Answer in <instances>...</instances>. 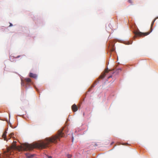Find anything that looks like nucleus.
<instances>
[{
  "instance_id": "obj_9",
  "label": "nucleus",
  "mask_w": 158,
  "mask_h": 158,
  "mask_svg": "<svg viewBox=\"0 0 158 158\" xmlns=\"http://www.w3.org/2000/svg\"><path fill=\"white\" fill-rule=\"evenodd\" d=\"M67 156L68 158H71L72 156V155L70 154H67Z\"/></svg>"
},
{
  "instance_id": "obj_21",
  "label": "nucleus",
  "mask_w": 158,
  "mask_h": 158,
  "mask_svg": "<svg viewBox=\"0 0 158 158\" xmlns=\"http://www.w3.org/2000/svg\"><path fill=\"white\" fill-rule=\"evenodd\" d=\"M90 89H89V90L90 91Z\"/></svg>"
},
{
  "instance_id": "obj_8",
  "label": "nucleus",
  "mask_w": 158,
  "mask_h": 158,
  "mask_svg": "<svg viewBox=\"0 0 158 158\" xmlns=\"http://www.w3.org/2000/svg\"><path fill=\"white\" fill-rule=\"evenodd\" d=\"M156 20V19H155L151 23V29L152 28V27L154 24V22Z\"/></svg>"
},
{
  "instance_id": "obj_5",
  "label": "nucleus",
  "mask_w": 158,
  "mask_h": 158,
  "mask_svg": "<svg viewBox=\"0 0 158 158\" xmlns=\"http://www.w3.org/2000/svg\"><path fill=\"white\" fill-rule=\"evenodd\" d=\"M29 77H32L34 78H36L37 77V75L36 74H34L32 73H29Z\"/></svg>"
},
{
  "instance_id": "obj_10",
  "label": "nucleus",
  "mask_w": 158,
  "mask_h": 158,
  "mask_svg": "<svg viewBox=\"0 0 158 158\" xmlns=\"http://www.w3.org/2000/svg\"><path fill=\"white\" fill-rule=\"evenodd\" d=\"M28 154H26V156L28 158H32L33 157V156L32 155H31L30 156H28Z\"/></svg>"
},
{
  "instance_id": "obj_6",
  "label": "nucleus",
  "mask_w": 158,
  "mask_h": 158,
  "mask_svg": "<svg viewBox=\"0 0 158 158\" xmlns=\"http://www.w3.org/2000/svg\"><path fill=\"white\" fill-rule=\"evenodd\" d=\"M6 131L3 132L2 135V137L3 138L4 140H6Z\"/></svg>"
},
{
  "instance_id": "obj_11",
  "label": "nucleus",
  "mask_w": 158,
  "mask_h": 158,
  "mask_svg": "<svg viewBox=\"0 0 158 158\" xmlns=\"http://www.w3.org/2000/svg\"><path fill=\"white\" fill-rule=\"evenodd\" d=\"M128 2L131 4H132L133 3V1L132 0H128Z\"/></svg>"
},
{
  "instance_id": "obj_2",
  "label": "nucleus",
  "mask_w": 158,
  "mask_h": 158,
  "mask_svg": "<svg viewBox=\"0 0 158 158\" xmlns=\"http://www.w3.org/2000/svg\"><path fill=\"white\" fill-rule=\"evenodd\" d=\"M152 31L150 32H148L145 33H143L139 31H134V33L135 35V36L134 37H136L137 36H145L147 35L151 32Z\"/></svg>"
},
{
  "instance_id": "obj_13",
  "label": "nucleus",
  "mask_w": 158,
  "mask_h": 158,
  "mask_svg": "<svg viewBox=\"0 0 158 158\" xmlns=\"http://www.w3.org/2000/svg\"><path fill=\"white\" fill-rule=\"evenodd\" d=\"M14 135L13 133H11L10 134V137H11L12 136V135Z\"/></svg>"
},
{
  "instance_id": "obj_20",
  "label": "nucleus",
  "mask_w": 158,
  "mask_h": 158,
  "mask_svg": "<svg viewBox=\"0 0 158 158\" xmlns=\"http://www.w3.org/2000/svg\"><path fill=\"white\" fill-rule=\"evenodd\" d=\"M118 70H120V71L121 70V69H118Z\"/></svg>"
},
{
  "instance_id": "obj_12",
  "label": "nucleus",
  "mask_w": 158,
  "mask_h": 158,
  "mask_svg": "<svg viewBox=\"0 0 158 158\" xmlns=\"http://www.w3.org/2000/svg\"><path fill=\"white\" fill-rule=\"evenodd\" d=\"M97 85V83H96V82H95L93 85L92 86V87H94L95 85Z\"/></svg>"
},
{
  "instance_id": "obj_16",
  "label": "nucleus",
  "mask_w": 158,
  "mask_h": 158,
  "mask_svg": "<svg viewBox=\"0 0 158 158\" xmlns=\"http://www.w3.org/2000/svg\"><path fill=\"white\" fill-rule=\"evenodd\" d=\"M111 51H114V48H112V49H111Z\"/></svg>"
},
{
  "instance_id": "obj_7",
  "label": "nucleus",
  "mask_w": 158,
  "mask_h": 158,
  "mask_svg": "<svg viewBox=\"0 0 158 158\" xmlns=\"http://www.w3.org/2000/svg\"><path fill=\"white\" fill-rule=\"evenodd\" d=\"M25 81L27 82V84H29V83H31V79L29 78H26L25 79Z\"/></svg>"
},
{
  "instance_id": "obj_19",
  "label": "nucleus",
  "mask_w": 158,
  "mask_h": 158,
  "mask_svg": "<svg viewBox=\"0 0 158 158\" xmlns=\"http://www.w3.org/2000/svg\"><path fill=\"white\" fill-rule=\"evenodd\" d=\"M73 137H72V142H73Z\"/></svg>"
},
{
  "instance_id": "obj_3",
  "label": "nucleus",
  "mask_w": 158,
  "mask_h": 158,
  "mask_svg": "<svg viewBox=\"0 0 158 158\" xmlns=\"http://www.w3.org/2000/svg\"><path fill=\"white\" fill-rule=\"evenodd\" d=\"M111 71V70L110 69L109 70L108 68L106 69L104 71L101 73V75L99 76V79H103L106 76V74L108 73L109 71Z\"/></svg>"
},
{
  "instance_id": "obj_18",
  "label": "nucleus",
  "mask_w": 158,
  "mask_h": 158,
  "mask_svg": "<svg viewBox=\"0 0 158 158\" xmlns=\"http://www.w3.org/2000/svg\"><path fill=\"white\" fill-rule=\"evenodd\" d=\"M52 158V157L51 156H48V158Z\"/></svg>"
},
{
  "instance_id": "obj_17",
  "label": "nucleus",
  "mask_w": 158,
  "mask_h": 158,
  "mask_svg": "<svg viewBox=\"0 0 158 158\" xmlns=\"http://www.w3.org/2000/svg\"><path fill=\"white\" fill-rule=\"evenodd\" d=\"M20 56H18L17 57H16L15 58H19V57H20Z\"/></svg>"
},
{
  "instance_id": "obj_4",
  "label": "nucleus",
  "mask_w": 158,
  "mask_h": 158,
  "mask_svg": "<svg viewBox=\"0 0 158 158\" xmlns=\"http://www.w3.org/2000/svg\"><path fill=\"white\" fill-rule=\"evenodd\" d=\"M72 109L73 112H76L78 110V107L76 105L73 104L72 106Z\"/></svg>"
},
{
  "instance_id": "obj_14",
  "label": "nucleus",
  "mask_w": 158,
  "mask_h": 158,
  "mask_svg": "<svg viewBox=\"0 0 158 158\" xmlns=\"http://www.w3.org/2000/svg\"><path fill=\"white\" fill-rule=\"evenodd\" d=\"M111 77H112V76H110L108 77V79Z\"/></svg>"
},
{
  "instance_id": "obj_15",
  "label": "nucleus",
  "mask_w": 158,
  "mask_h": 158,
  "mask_svg": "<svg viewBox=\"0 0 158 158\" xmlns=\"http://www.w3.org/2000/svg\"><path fill=\"white\" fill-rule=\"evenodd\" d=\"M12 24L11 23H10V25L9 26L10 27L12 26Z\"/></svg>"
},
{
  "instance_id": "obj_1",
  "label": "nucleus",
  "mask_w": 158,
  "mask_h": 158,
  "mask_svg": "<svg viewBox=\"0 0 158 158\" xmlns=\"http://www.w3.org/2000/svg\"><path fill=\"white\" fill-rule=\"evenodd\" d=\"M63 130V128L59 130L57 134L51 137L46 138L44 140L41 141L39 143L32 144L25 143H24L22 145L17 146L16 142L14 141L11 147L7 149V154L6 155H7L10 153L11 154V151L13 150H18L19 151H21L23 150H31L34 148H45L49 147L51 146V143H56L58 140H60L61 137H64V134L62 132Z\"/></svg>"
}]
</instances>
